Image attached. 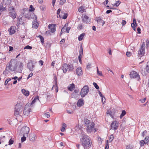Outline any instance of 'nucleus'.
I'll list each match as a JSON object with an SVG mask.
<instances>
[{"instance_id":"nucleus-1","label":"nucleus","mask_w":149,"mask_h":149,"mask_svg":"<svg viewBox=\"0 0 149 149\" xmlns=\"http://www.w3.org/2000/svg\"><path fill=\"white\" fill-rule=\"evenodd\" d=\"M81 137L80 139V141L82 146H91L92 143L89 137L83 133L81 134Z\"/></svg>"},{"instance_id":"nucleus-2","label":"nucleus","mask_w":149,"mask_h":149,"mask_svg":"<svg viewBox=\"0 0 149 149\" xmlns=\"http://www.w3.org/2000/svg\"><path fill=\"white\" fill-rule=\"evenodd\" d=\"M23 107L21 103L17 102L15 105L14 114L17 116H19L23 115L22 111Z\"/></svg>"},{"instance_id":"nucleus-3","label":"nucleus","mask_w":149,"mask_h":149,"mask_svg":"<svg viewBox=\"0 0 149 149\" xmlns=\"http://www.w3.org/2000/svg\"><path fill=\"white\" fill-rule=\"evenodd\" d=\"M7 69H9L10 72L15 71L17 68L16 62L14 60L11 59L9 63V65L7 66Z\"/></svg>"},{"instance_id":"nucleus-4","label":"nucleus","mask_w":149,"mask_h":149,"mask_svg":"<svg viewBox=\"0 0 149 149\" xmlns=\"http://www.w3.org/2000/svg\"><path fill=\"white\" fill-rule=\"evenodd\" d=\"M61 68L64 73H66L68 71H72L74 69L72 64L68 65L67 64H64L61 66Z\"/></svg>"},{"instance_id":"nucleus-5","label":"nucleus","mask_w":149,"mask_h":149,"mask_svg":"<svg viewBox=\"0 0 149 149\" xmlns=\"http://www.w3.org/2000/svg\"><path fill=\"white\" fill-rule=\"evenodd\" d=\"M31 107L30 103L26 104L24 107L23 113H22L23 115L25 116H28L31 111Z\"/></svg>"},{"instance_id":"nucleus-6","label":"nucleus","mask_w":149,"mask_h":149,"mask_svg":"<svg viewBox=\"0 0 149 149\" xmlns=\"http://www.w3.org/2000/svg\"><path fill=\"white\" fill-rule=\"evenodd\" d=\"M26 17L28 18L29 19L31 18L35 19L32 23V27L34 28L37 29L38 26L39 24L37 22V20L36 16L34 13H32L31 14L30 17V16L27 17Z\"/></svg>"},{"instance_id":"nucleus-7","label":"nucleus","mask_w":149,"mask_h":149,"mask_svg":"<svg viewBox=\"0 0 149 149\" xmlns=\"http://www.w3.org/2000/svg\"><path fill=\"white\" fill-rule=\"evenodd\" d=\"M89 88L87 85H85L81 89L80 91V95L82 97H84L87 95L88 93Z\"/></svg>"},{"instance_id":"nucleus-8","label":"nucleus","mask_w":149,"mask_h":149,"mask_svg":"<svg viewBox=\"0 0 149 149\" xmlns=\"http://www.w3.org/2000/svg\"><path fill=\"white\" fill-rule=\"evenodd\" d=\"M29 128L27 127H24L21 129L19 135L21 136H28L29 132Z\"/></svg>"},{"instance_id":"nucleus-9","label":"nucleus","mask_w":149,"mask_h":149,"mask_svg":"<svg viewBox=\"0 0 149 149\" xmlns=\"http://www.w3.org/2000/svg\"><path fill=\"white\" fill-rule=\"evenodd\" d=\"M14 8L13 7H10L9 8L10 16L13 19L16 18L17 14L14 10Z\"/></svg>"},{"instance_id":"nucleus-10","label":"nucleus","mask_w":149,"mask_h":149,"mask_svg":"<svg viewBox=\"0 0 149 149\" xmlns=\"http://www.w3.org/2000/svg\"><path fill=\"white\" fill-rule=\"evenodd\" d=\"M145 47L144 44H143L138 51V56L141 57L143 56L145 53Z\"/></svg>"},{"instance_id":"nucleus-11","label":"nucleus","mask_w":149,"mask_h":149,"mask_svg":"<svg viewBox=\"0 0 149 149\" xmlns=\"http://www.w3.org/2000/svg\"><path fill=\"white\" fill-rule=\"evenodd\" d=\"M130 77L131 78H137L138 81L140 79V77L139 74L135 71H132L130 72Z\"/></svg>"},{"instance_id":"nucleus-12","label":"nucleus","mask_w":149,"mask_h":149,"mask_svg":"<svg viewBox=\"0 0 149 149\" xmlns=\"http://www.w3.org/2000/svg\"><path fill=\"white\" fill-rule=\"evenodd\" d=\"M95 124L93 123H91L89 126L87 127L86 130L88 133H91L93 131Z\"/></svg>"},{"instance_id":"nucleus-13","label":"nucleus","mask_w":149,"mask_h":149,"mask_svg":"<svg viewBox=\"0 0 149 149\" xmlns=\"http://www.w3.org/2000/svg\"><path fill=\"white\" fill-rule=\"evenodd\" d=\"M27 66L31 71H33L35 69V65L32 62L28 63L27 64Z\"/></svg>"},{"instance_id":"nucleus-14","label":"nucleus","mask_w":149,"mask_h":149,"mask_svg":"<svg viewBox=\"0 0 149 149\" xmlns=\"http://www.w3.org/2000/svg\"><path fill=\"white\" fill-rule=\"evenodd\" d=\"M111 129L113 130H116L118 127V122L116 120L113 122L111 124Z\"/></svg>"},{"instance_id":"nucleus-15","label":"nucleus","mask_w":149,"mask_h":149,"mask_svg":"<svg viewBox=\"0 0 149 149\" xmlns=\"http://www.w3.org/2000/svg\"><path fill=\"white\" fill-rule=\"evenodd\" d=\"M82 18L83 21L86 23H88L90 22L91 19L90 18L86 15H83Z\"/></svg>"},{"instance_id":"nucleus-16","label":"nucleus","mask_w":149,"mask_h":149,"mask_svg":"<svg viewBox=\"0 0 149 149\" xmlns=\"http://www.w3.org/2000/svg\"><path fill=\"white\" fill-rule=\"evenodd\" d=\"M83 54V48L82 45H81L79 50V54L78 56L79 62L80 63H81V57Z\"/></svg>"},{"instance_id":"nucleus-17","label":"nucleus","mask_w":149,"mask_h":149,"mask_svg":"<svg viewBox=\"0 0 149 149\" xmlns=\"http://www.w3.org/2000/svg\"><path fill=\"white\" fill-rule=\"evenodd\" d=\"M83 54V48L82 45H81L79 50V54L78 56L79 62L80 63H81V57Z\"/></svg>"},{"instance_id":"nucleus-18","label":"nucleus","mask_w":149,"mask_h":149,"mask_svg":"<svg viewBox=\"0 0 149 149\" xmlns=\"http://www.w3.org/2000/svg\"><path fill=\"white\" fill-rule=\"evenodd\" d=\"M95 20L97 21L98 24H100L102 23V26H103L105 23V21H103L101 17H96L95 18Z\"/></svg>"},{"instance_id":"nucleus-19","label":"nucleus","mask_w":149,"mask_h":149,"mask_svg":"<svg viewBox=\"0 0 149 149\" xmlns=\"http://www.w3.org/2000/svg\"><path fill=\"white\" fill-rule=\"evenodd\" d=\"M56 25L53 24H50L48 26L49 28L51 30V32L54 33L56 31Z\"/></svg>"},{"instance_id":"nucleus-20","label":"nucleus","mask_w":149,"mask_h":149,"mask_svg":"<svg viewBox=\"0 0 149 149\" xmlns=\"http://www.w3.org/2000/svg\"><path fill=\"white\" fill-rule=\"evenodd\" d=\"M15 29L16 28L14 26H11L8 30V31L9 32V34L10 35L14 34L15 32Z\"/></svg>"},{"instance_id":"nucleus-21","label":"nucleus","mask_w":149,"mask_h":149,"mask_svg":"<svg viewBox=\"0 0 149 149\" xmlns=\"http://www.w3.org/2000/svg\"><path fill=\"white\" fill-rule=\"evenodd\" d=\"M84 103V100L82 98L79 99L77 102V104L78 107H80L83 105Z\"/></svg>"},{"instance_id":"nucleus-22","label":"nucleus","mask_w":149,"mask_h":149,"mask_svg":"<svg viewBox=\"0 0 149 149\" xmlns=\"http://www.w3.org/2000/svg\"><path fill=\"white\" fill-rule=\"evenodd\" d=\"M36 136L34 134H31L29 135V140L31 141H34L36 140Z\"/></svg>"},{"instance_id":"nucleus-23","label":"nucleus","mask_w":149,"mask_h":149,"mask_svg":"<svg viewBox=\"0 0 149 149\" xmlns=\"http://www.w3.org/2000/svg\"><path fill=\"white\" fill-rule=\"evenodd\" d=\"M76 71L77 74L78 76L81 75L83 74L81 68L80 67H79L77 68Z\"/></svg>"},{"instance_id":"nucleus-24","label":"nucleus","mask_w":149,"mask_h":149,"mask_svg":"<svg viewBox=\"0 0 149 149\" xmlns=\"http://www.w3.org/2000/svg\"><path fill=\"white\" fill-rule=\"evenodd\" d=\"M75 87V86L74 84H72L68 86V89L69 91H72L74 89Z\"/></svg>"},{"instance_id":"nucleus-25","label":"nucleus","mask_w":149,"mask_h":149,"mask_svg":"<svg viewBox=\"0 0 149 149\" xmlns=\"http://www.w3.org/2000/svg\"><path fill=\"white\" fill-rule=\"evenodd\" d=\"M10 72V71L9 70V69H7V68L6 67L4 71H3V74H1V76H2L3 74L7 77V75Z\"/></svg>"},{"instance_id":"nucleus-26","label":"nucleus","mask_w":149,"mask_h":149,"mask_svg":"<svg viewBox=\"0 0 149 149\" xmlns=\"http://www.w3.org/2000/svg\"><path fill=\"white\" fill-rule=\"evenodd\" d=\"M22 93L26 96H28L29 95V92L26 90L23 89L22 90Z\"/></svg>"},{"instance_id":"nucleus-27","label":"nucleus","mask_w":149,"mask_h":149,"mask_svg":"<svg viewBox=\"0 0 149 149\" xmlns=\"http://www.w3.org/2000/svg\"><path fill=\"white\" fill-rule=\"evenodd\" d=\"M39 97L38 96H37L36 97H35L34 100L32 101L31 103H30V104H31V106L32 107L33 106V104H34V103L36 102L37 100H39Z\"/></svg>"},{"instance_id":"nucleus-28","label":"nucleus","mask_w":149,"mask_h":149,"mask_svg":"<svg viewBox=\"0 0 149 149\" xmlns=\"http://www.w3.org/2000/svg\"><path fill=\"white\" fill-rule=\"evenodd\" d=\"M2 3L4 5H9L11 3V0H3Z\"/></svg>"},{"instance_id":"nucleus-29","label":"nucleus","mask_w":149,"mask_h":149,"mask_svg":"<svg viewBox=\"0 0 149 149\" xmlns=\"http://www.w3.org/2000/svg\"><path fill=\"white\" fill-rule=\"evenodd\" d=\"M84 123L86 127H87L88 126H89V125H90L91 123L90 122V120L87 119H86L85 120Z\"/></svg>"},{"instance_id":"nucleus-30","label":"nucleus","mask_w":149,"mask_h":149,"mask_svg":"<svg viewBox=\"0 0 149 149\" xmlns=\"http://www.w3.org/2000/svg\"><path fill=\"white\" fill-rule=\"evenodd\" d=\"M4 5L3 4V3H1L0 4V10L1 11H3L6 9L5 7H3Z\"/></svg>"},{"instance_id":"nucleus-31","label":"nucleus","mask_w":149,"mask_h":149,"mask_svg":"<svg viewBox=\"0 0 149 149\" xmlns=\"http://www.w3.org/2000/svg\"><path fill=\"white\" fill-rule=\"evenodd\" d=\"M85 9V7L83 6H81L78 9V11L79 12L81 13H83Z\"/></svg>"},{"instance_id":"nucleus-32","label":"nucleus","mask_w":149,"mask_h":149,"mask_svg":"<svg viewBox=\"0 0 149 149\" xmlns=\"http://www.w3.org/2000/svg\"><path fill=\"white\" fill-rule=\"evenodd\" d=\"M85 33H83L81 34L78 37V40L79 41L81 40L85 36Z\"/></svg>"},{"instance_id":"nucleus-33","label":"nucleus","mask_w":149,"mask_h":149,"mask_svg":"<svg viewBox=\"0 0 149 149\" xmlns=\"http://www.w3.org/2000/svg\"><path fill=\"white\" fill-rule=\"evenodd\" d=\"M40 8L41 10L43 11H45L46 9V6H45L42 5L40 6Z\"/></svg>"},{"instance_id":"nucleus-34","label":"nucleus","mask_w":149,"mask_h":149,"mask_svg":"<svg viewBox=\"0 0 149 149\" xmlns=\"http://www.w3.org/2000/svg\"><path fill=\"white\" fill-rule=\"evenodd\" d=\"M126 114V112L125 110H123L122 112V113L120 116V118H121L122 117L124 116Z\"/></svg>"},{"instance_id":"nucleus-35","label":"nucleus","mask_w":149,"mask_h":149,"mask_svg":"<svg viewBox=\"0 0 149 149\" xmlns=\"http://www.w3.org/2000/svg\"><path fill=\"white\" fill-rule=\"evenodd\" d=\"M35 10V8L33 7V6L32 5H31L29 7V11L32 12L34 11Z\"/></svg>"},{"instance_id":"nucleus-36","label":"nucleus","mask_w":149,"mask_h":149,"mask_svg":"<svg viewBox=\"0 0 149 149\" xmlns=\"http://www.w3.org/2000/svg\"><path fill=\"white\" fill-rule=\"evenodd\" d=\"M61 11V10L60 8H59L57 12V14L58 15V16H57V18L60 17L61 18V17L60 16V13Z\"/></svg>"},{"instance_id":"nucleus-37","label":"nucleus","mask_w":149,"mask_h":149,"mask_svg":"<svg viewBox=\"0 0 149 149\" xmlns=\"http://www.w3.org/2000/svg\"><path fill=\"white\" fill-rule=\"evenodd\" d=\"M146 69V71L149 73V61L147 63V65Z\"/></svg>"},{"instance_id":"nucleus-38","label":"nucleus","mask_w":149,"mask_h":149,"mask_svg":"<svg viewBox=\"0 0 149 149\" xmlns=\"http://www.w3.org/2000/svg\"><path fill=\"white\" fill-rule=\"evenodd\" d=\"M140 145L141 146H143L144 145V144H146V143L145 142V141L144 140H143L140 141Z\"/></svg>"},{"instance_id":"nucleus-39","label":"nucleus","mask_w":149,"mask_h":149,"mask_svg":"<svg viewBox=\"0 0 149 149\" xmlns=\"http://www.w3.org/2000/svg\"><path fill=\"white\" fill-rule=\"evenodd\" d=\"M38 37L40 39L41 42L42 43H44V39L43 37L41 35H39Z\"/></svg>"},{"instance_id":"nucleus-40","label":"nucleus","mask_w":149,"mask_h":149,"mask_svg":"<svg viewBox=\"0 0 149 149\" xmlns=\"http://www.w3.org/2000/svg\"><path fill=\"white\" fill-rule=\"evenodd\" d=\"M93 84L95 87V88L97 90H98L99 89V86L97 85V84L95 82H94L93 83Z\"/></svg>"},{"instance_id":"nucleus-41","label":"nucleus","mask_w":149,"mask_h":149,"mask_svg":"<svg viewBox=\"0 0 149 149\" xmlns=\"http://www.w3.org/2000/svg\"><path fill=\"white\" fill-rule=\"evenodd\" d=\"M23 136L21 138V142H24L26 139V136Z\"/></svg>"},{"instance_id":"nucleus-42","label":"nucleus","mask_w":149,"mask_h":149,"mask_svg":"<svg viewBox=\"0 0 149 149\" xmlns=\"http://www.w3.org/2000/svg\"><path fill=\"white\" fill-rule=\"evenodd\" d=\"M144 140L145 141L146 144L149 141V136H147L146 137Z\"/></svg>"},{"instance_id":"nucleus-43","label":"nucleus","mask_w":149,"mask_h":149,"mask_svg":"<svg viewBox=\"0 0 149 149\" xmlns=\"http://www.w3.org/2000/svg\"><path fill=\"white\" fill-rule=\"evenodd\" d=\"M111 113H112V112H111V111H110V110H108L107 111V115H108V114L110 116H111V117H112L113 116H112V115H111Z\"/></svg>"},{"instance_id":"nucleus-44","label":"nucleus","mask_w":149,"mask_h":149,"mask_svg":"<svg viewBox=\"0 0 149 149\" xmlns=\"http://www.w3.org/2000/svg\"><path fill=\"white\" fill-rule=\"evenodd\" d=\"M97 73L98 75H100V76H102V72L100 71H99L98 69V68L97 67Z\"/></svg>"},{"instance_id":"nucleus-45","label":"nucleus","mask_w":149,"mask_h":149,"mask_svg":"<svg viewBox=\"0 0 149 149\" xmlns=\"http://www.w3.org/2000/svg\"><path fill=\"white\" fill-rule=\"evenodd\" d=\"M11 80V78L8 79H6V80L5 81L4 83L5 85H6L7 84L8 82L10 81Z\"/></svg>"},{"instance_id":"nucleus-46","label":"nucleus","mask_w":149,"mask_h":149,"mask_svg":"<svg viewBox=\"0 0 149 149\" xmlns=\"http://www.w3.org/2000/svg\"><path fill=\"white\" fill-rule=\"evenodd\" d=\"M78 28L80 30L83 28V25L82 24H80L78 26Z\"/></svg>"},{"instance_id":"nucleus-47","label":"nucleus","mask_w":149,"mask_h":149,"mask_svg":"<svg viewBox=\"0 0 149 149\" xmlns=\"http://www.w3.org/2000/svg\"><path fill=\"white\" fill-rule=\"evenodd\" d=\"M32 48V47H31L29 46V45H27L26 46H25L24 48V49H31Z\"/></svg>"},{"instance_id":"nucleus-48","label":"nucleus","mask_w":149,"mask_h":149,"mask_svg":"<svg viewBox=\"0 0 149 149\" xmlns=\"http://www.w3.org/2000/svg\"><path fill=\"white\" fill-rule=\"evenodd\" d=\"M65 26H64L63 27L61 30V31L60 33V34L61 35L63 32L65 31Z\"/></svg>"},{"instance_id":"nucleus-49","label":"nucleus","mask_w":149,"mask_h":149,"mask_svg":"<svg viewBox=\"0 0 149 149\" xmlns=\"http://www.w3.org/2000/svg\"><path fill=\"white\" fill-rule=\"evenodd\" d=\"M14 141L13 140H12L11 139H10L9 141V145H11L13 144V143Z\"/></svg>"},{"instance_id":"nucleus-50","label":"nucleus","mask_w":149,"mask_h":149,"mask_svg":"<svg viewBox=\"0 0 149 149\" xmlns=\"http://www.w3.org/2000/svg\"><path fill=\"white\" fill-rule=\"evenodd\" d=\"M120 3V2L119 1H118L116 3H115V4L114 5V6H116L117 7L119 6Z\"/></svg>"},{"instance_id":"nucleus-51","label":"nucleus","mask_w":149,"mask_h":149,"mask_svg":"<svg viewBox=\"0 0 149 149\" xmlns=\"http://www.w3.org/2000/svg\"><path fill=\"white\" fill-rule=\"evenodd\" d=\"M68 14L67 13H64V14L63 15V16L62 17L63 19H66L68 17Z\"/></svg>"},{"instance_id":"nucleus-52","label":"nucleus","mask_w":149,"mask_h":149,"mask_svg":"<svg viewBox=\"0 0 149 149\" xmlns=\"http://www.w3.org/2000/svg\"><path fill=\"white\" fill-rule=\"evenodd\" d=\"M70 27H68L66 28L65 29V32L67 33H69V31L70 29Z\"/></svg>"},{"instance_id":"nucleus-53","label":"nucleus","mask_w":149,"mask_h":149,"mask_svg":"<svg viewBox=\"0 0 149 149\" xmlns=\"http://www.w3.org/2000/svg\"><path fill=\"white\" fill-rule=\"evenodd\" d=\"M113 139V135H111L110 136L109 139V141L110 142H111Z\"/></svg>"},{"instance_id":"nucleus-54","label":"nucleus","mask_w":149,"mask_h":149,"mask_svg":"<svg viewBox=\"0 0 149 149\" xmlns=\"http://www.w3.org/2000/svg\"><path fill=\"white\" fill-rule=\"evenodd\" d=\"M66 2V0H60V4L63 5Z\"/></svg>"},{"instance_id":"nucleus-55","label":"nucleus","mask_w":149,"mask_h":149,"mask_svg":"<svg viewBox=\"0 0 149 149\" xmlns=\"http://www.w3.org/2000/svg\"><path fill=\"white\" fill-rule=\"evenodd\" d=\"M45 115L47 118H49L50 117L49 113L48 112H47L45 114Z\"/></svg>"},{"instance_id":"nucleus-56","label":"nucleus","mask_w":149,"mask_h":149,"mask_svg":"<svg viewBox=\"0 0 149 149\" xmlns=\"http://www.w3.org/2000/svg\"><path fill=\"white\" fill-rule=\"evenodd\" d=\"M131 53L129 52H127L126 53V55L128 57H130L131 55Z\"/></svg>"},{"instance_id":"nucleus-57","label":"nucleus","mask_w":149,"mask_h":149,"mask_svg":"<svg viewBox=\"0 0 149 149\" xmlns=\"http://www.w3.org/2000/svg\"><path fill=\"white\" fill-rule=\"evenodd\" d=\"M5 137V136H3L2 138L0 137V144H1V142H3L4 141L3 138H4Z\"/></svg>"},{"instance_id":"nucleus-58","label":"nucleus","mask_w":149,"mask_h":149,"mask_svg":"<svg viewBox=\"0 0 149 149\" xmlns=\"http://www.w3.org/2000/svg\"><path fill=\"white\" fill-rule=\"evenodd\" d=\"M136 23V21L135 19H133V23H131V26H132V25H134Z\"/></svg>"},{"instance_id":"nucleus-59","label":"nucleus","mask_w":149,"mask_h":149,"mask_svg":"<svg viewBox=\"0 0 149 149\" xmlns=\"http://www.w3.org/2000/svg\"><path fill=\"white\" fill-rule=\"evenodd\" d=\"M98 92H99V94L100 95V96L102 98H103V97H104V99H105V97H104V96L99 91H98Z\"/></svg>"},{"instance_id":"nucleus-60","label":"nucleus","mask_w":149,"mask_h":149,"mask_svg":"<svg viewBox=\"0 0 149 149\" xmlns=\"http://www.w3.org/2000/svg\"><path fill=\"white\" fill-rule=\"evenodd\" d=\"M54 87H55V88L56 92V93H57L58 91V89L57 88V85H56V86H53V87L52 88V89H53Z\"/></svg>"},{"instance_id":"nucleus-61","label":"nucleus","mask_w":149,"mask_h":149,"mask_svg":"<svg viewBox=\"0 0 149 149\" xmlns=\"http://www.w3.org/2000/svg\"><path fill=\"white\" fill-rule=\"evenodd\" d=\"M91 64L88 63V64L87 65L86 68L88 69H90L91 68Z\"/></svg>"},{"instance_id":"nucleus-62","label":"nucleus","mask_w":149,"mask_h":149,"mask_svg":"<svg viewBox=\"0 0 149 149\" xmlns=\"http://www.w3.org/2000/svg\"><path fill=\"white\" fill-rule=\"evenodd\" d=\"M67 111L68 113H70V114H72L73 113V111L72 110H67Z\"/></svg>"},{"instance_id":"nucleus-63","label":"nucleus","mask_w":149,"mask_h":149,"mask_svg":"<svg viewBox=\"0 0 149 149\" xmlns=\"http://www.w3.org/2000/svg\"><path fill=\"white\" fill-rule=\"evenodd\" d=\"M126 23V21L124 20H123L122 22V25L124 26L125 25Z\"/></svg>"},{"instance_id":"nucleus-64","label":"nucleus","mask_w":149,"mask_h":149,"mask_svg":"<svg viewBox=\"0 0 149 149\" xmlns=\"http://www.w3.org/2000/svg\"><path fill=\"white\" fill-rule=\"evenodd\" d=\"M40 64L41 66H42L44 62L42 60H40L39 61Z\"/></svg>"}]
</instances>
